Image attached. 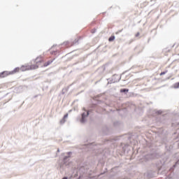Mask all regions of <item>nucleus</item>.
<instances>
[{
  "label": "nucleus",
  "mask_w": 179,
  "mask_h": 179,
  "mask_svg": "<svg viewBox=\"0 0 179 179\" xmlns=\"http://www.w3.org/2000/svg\"><path fill=\"white\" fill-rule=\"evenodd\" d=\"M121 80V76L117 74H115L112 76V82L113 83H117V82Z\"/></svg>",
  "instance_id": "4"
},
{
  "label": "nucleus",
  "mask_w": 179,
  "mask_h": 179,
  "mask_svg": "<svg viewBox=\"0 0 179 179\" xmlns=\"http://www.w3.org/2000/svg\"><path fill=\"white\" fill-rule=\"evenodd\" d=\"M87 117H89V111L84 112L81 114V119L80 120V122L81 124H85V122H86Z\"/></svg>",
  "instance_id": "2"
},
{
  "label": "nucleus",
  "mask_w": 179,
  "mask_h": 179,
  "mask_svg": "<svg viewBox=\"0 0 179 179\" xmlns=\"http://www.w3.org/2000/svg\"><path fill=\"white\" fill-rule=\"evenodd\" d=\"M57 152L59 153V149H57Z\"/></svg>",
  "instance_id": "19"
},
{
  "label": "nucleus",
  "mask_w": 179,
  "mask_h": 179,
  "mask_svg": "<svg viewBox=\"0 0 179 179\" xmlns=\"http://www.w3.org/2000/svg\"><path fill=\"white\" fill-rule=\"evenodd\" d=\"M21 69H22V71H26V70L27 69V67H24V66H22V67L21 68Z\"/></svg>",
  "instance_id": "15"
},
{
  "label": "nucleus",
  "mask_w": 179,
  "mask_h": 179,
  "mask_svg": "<svg viewBox=\"0 0 179 179\" xmlns=\"http://www.w3.org/2000/svg\"><path fill=\"white\" fill-rule=\"evenodd\" d=\"M20 69L19 67L15 68L12 71H3L0 73V78H5L6 76H8V75H13V73H16V72H19V70Z\"/></svg>",
  "instance_id": "1"
},
{
  "label": "nucleus",
  "mask_w": 179,
  "mask_h": 179,
  "mask_svg": "<svg viewBox=\"0 0 179 179\" xmlns=\"http://www.w3.org/2000/svg\"><path fill=\"white\" fill-rule=\"evenodd\" d=\"M52 62H54V59L49 60L46 63H45L44 66H48V65H51V64H52Z\"/></svg>",
  "instance_id": "9"
},
{
  "label": "nucleus",
  "mask_w": 179,
  "mask_h": 179,
  "mask_svg": "<svg viewBox=\"0 0 179 179\" xmlns=\"http://www.w3.org/2000/svg\"><path fill=\"white\" fill-rule=\"evenodd\" d=\"M169 178H171V176H169Z\"/></svg>",
  "instance_id": "21"
},
{
  "label": "nucleus",
  "mask_w": 179,
  "mask_h": 179,
  "mask_svg": "<svg viewBox=\"0 0 179 179\" xmlns=\"http://www.w3.org/2000/svg\"><path fill=\"white\" fill-rule=\"evenodd\" d=\"M153 159V155L148 154L144 156L143 159H141V162H149V160H152Z\"/></svg>",
  "instance_id": "3"
},
{
  "label": "nucleus",
  "mask_w": 179,
  "mask_h": 179,
  "mask_svg": "<svg viewBox=\"0 0 179 179\" xmlns=\"http://www.w3.org/2000/svg\"><path fill=\"white\" fill-rule=\"evenodd\" d=\"M18 89H22V87H19V88Z\"/></svg>",
  "instance_id": "20"
},
{
  "label": "nucleus",
  "mask_w": 179,
  "mask_h": 179,
  "mask_svg": "<svg viewBox=\"0 0 179 179\" xmlns=\"http://www.w3.org/2000/svg\"><path fill=\"white\" fill-rule=\"evenodd\" d=\"M140 35L139 32H138L136 34V37H138V36Z\"/></svg>",
  "instance_id": "18"
},
{
  "label": "nucleus",
  "mask_w": 179,
  "mask_h": 179,
  "mask_svg": "<svg viewBox=\"0 0 179 179\" xmlns=\"http://www.w3.org/2000/svg\"><path fill=\"white\" fill-rule=\"evenodd\" d=\"M66 118H68V113L64 115L63 118L60 120V124H64L66 122Z\"/></svg>",
  "instance_id": "6"
},
{
  "label": "nucleus",
  "mask_w": 179,
  "mask_h": 179,
  "mask_svg": "<svg viewBox=\"0 0 179 179\" xmlns=\"http://www.w3.org/2000/svg\"><path fill=\"white\" fill-rule=\"evenodd\" d=\"M78 40H75L73 42V45H75V44H78Z\"/></svg>",
  "instance_id": "14"
},
{
  "label": "nucleus",
  "mask_w": 179,
  "mask_h": 179,
  "mask_svg": "<svg viewBox=\"0 0 179 179\" xmlns=\"http://www.w3.org/2000/svg\"><path fill=\"white\" fill-rule=\"evenodd\" d=\"M128 92H129V90H128L127 88L120 90V93H124L125 94H127V93H128Z\"/></svg>",
  "instance_id": "8"
},
{
  "label": "nucleus",
  "mask_w": 179,
  "mask_h": 179,
  "mask_svg": "<svg viewBox=\"0 0 179 179\" xmlns=\"http://www.w3.org/2000/svg\"><path fill=\"white\" fill-rule=\"evenodd\" d=\"M167 73V71H163L160 73V76H162V75H166Z\"/></svg>",
  "instance_id": "13"
},
{
  "label": "nucleus",
  "mask_w": 179,
  "mask_h": 179,
  "mask_svg": "<svg viewBox=\"0 0 179 179\" xmlns=\"http://www.w3.org/2000/svg\"><path fill=\"white\" fill-rule=\"evenodd\" d=\"M107 80H108V85H111V83H114V82H113V78L111 79L108 78Z\"/></svg>",
  "instance_id": "11"
},
{
  "label": "nucleus",
  "mask_w": 179,
  "mask_h": 179,
  "mask_svg": "<svg viewBox=\"0 0 179 179\" xmlns=\"http://www.w3.org/2000/svg\"><path fill=\"white\" fill-rule=\"evenodd\" d=\"M94 146H96V143H92L87 145V148H90V149H96V148H94Z\"/></svg>",
  "instance_id": "7"
},
{
  "label": "nucleus",
  "mask_w": 179,
  "mask_h": 179,
  "mask_svg": "<svg viewBox=\"0 0 179 179\" xmlns=\"http://www.w3.org/2000/svg\"><path fill=\"white\" fill-rule=\"evenodd\" d=\"M174 89H179V83H176L173 85Z\"/></svg>",
  "instance_id": "12"
},
{
  "label": "nucleus",
  "mask_w": 179,
  "mask_h": 179,
  "mask_svg": "<svg viewBox=\"0 0 179 179\" xmlns=\"http://www.w3.org/2000/svg\"><path fill=\"white\" fill-rule=\"evenodd\" d=\"M157 114H158V115L162 114V110H158V111L157 112Z\"/></svg>",
  "instance_id": "16"
},
{
  "label": "nucleus",
  "mask_w": 179,
  "mask_h": 179,
  "mask_svg": "<svg viewBox=\"0 0 179 179\" xmlns=\"http://www.w3.org/2000/svg\"><path fill=\"white\" fill-rule=\"evenodd\" d=\"M66 156H65L63 159V163L64 164H65V166H68V164H66V162H68V159H69V157H71L70 155H72V152H67Z\"/></svg>",
  "instance_id": "5"
},
{
  "label": "nucleus",
  "mask_w": 179,
  "mask_h": 179,
  "mask_svg": "<svg viewBox=\"0 0 179 179\" xmlns=\"http://www.w3.org/2000/svg\"><path fill=\"white\" fill-rule=\"evenodd\" d=\"M114 40H115V36H111L108 38V41H114Z\"/></svg>",
  "instance_id": "10"
},
{
  "label": "nucleus",
  "mask_w": 179,
  "mask_h": 179,
  "mask_svg": "<svg viewBox=\"0 0 179 179\" xmlns=\"http://www.w3.org/2000/svg\"><path fill=\"white\" fill-rule=\"evenodd\" d=\"M121 31H122V29L118 31L117 32H116V34H118V33H121Z\"/></svg>",
  "instance_id": "17"
}]
</instances>
